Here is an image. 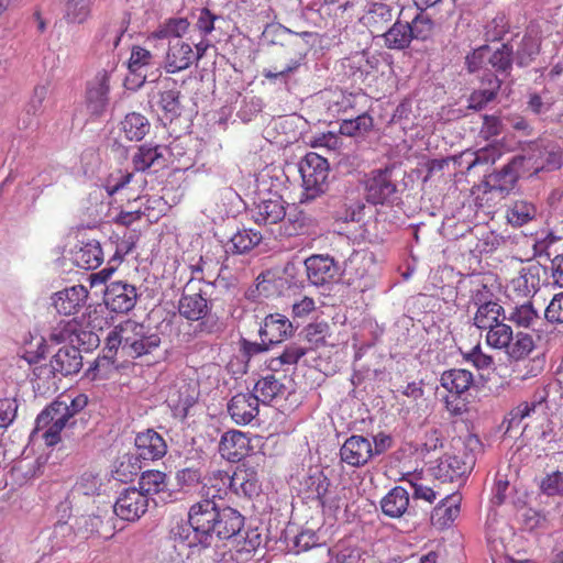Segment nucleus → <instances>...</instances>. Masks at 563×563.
<instances>
[{
	"mask_svg": "<svg viewBox=\"0 0 563 563\" xmlns=\"http://www.w3.org/2000/svg\"><path fill=\"white\" fill-rule=\"evenodd\" d=\"M244 527V517L231 507H216L211 500H199L190 506L188 520L170 529V536L188 548L217 547L216 541L236 537Z\"/></svg>",
	"mask_w": 563,
	"mask_h": 563,
	"instance_id": "obj_1",
	"label": "nucleus"
},
{
	"mask_svg": "<svg viewBox=\"0 0 563 563\" xmlns=\"http://www.w3.org/2000/svg\"><path fill=\"white\" fill-rule=\"evenodd\" d=\"M87 404L88 398L84 394L76 397L59 396L37 416L35 430H45L42 437L47 445L57 444L63 429L75 423L71 419L84 410Z\"/></svg>",
	"mask_w": 563,
	"mask_h": 563,
	"instance_id": "obj_2",
	"label": "nucleus"
},
{
	"mask_svg": "<svg viewBox=\"0 0 563 563\" xmlns=\"http://www.w3.org/2000/svg\"><path fill=\"white\" fill-rule=\"evenodd\" d=\"M202 266L191 267V277L185 285L178 302V311L189 321L203 319L211 311L214 283L206 282L202 275Z\"/></svg>",
	"mask_w": 563,
	"mask_h": 563,
	"instance_id": "obj_3",
	"label": "nucleus"
},
{
	"mask_svg": "<svg viewBox=\"0 0 563 563\" xmlns=\"http://www.w3.org/2000/svg\"><path fill=\"white\" fill-rule=\"evenodd\" d=\"M120 338L123 340V355L132 358L151 354L161 344L157 332L134 320L121 322Z\"/></svg>",
	"mask_w": 563,
	"mask_h": 563,
	"instance_id": "obj_4",
	"label": "nucleus"
},
{
	"mask_svg": "<svg viewBox=\"0 0 563 563\" xmlns=\"http://www.w3.org/2000/svg\"><path fill=\"white\" fill-rule=\"evenodd\" d=\"M305 200H313L328 189L329 164L321 155L310 152L299 164Z\"/></svg>",
	"mask_w": 563,
	"mask_h": 563,
	"instance_id": "obj_5",
	"label": "nucleus"
},
{
	"mask_svg": "<svg viewBox=\"0 0 563 563\" xmlns=\"http://www.w3.org/2000/svg\"><path fill=\"white\" fill-rule=\"evenodd\" d=\"M533 156L517 155L512 157L499 172L487 176L485 186L486 195L505 198L515 188L520 176L528 174L526 164H530Z\"/></svg>",
	"mask_w": 563,
	"mask_h": 563,
	"instance_id": "obj_6",
	"label": "nucleus"
},
{
	"mask_svg": "<svg viewBox=\"0 0 563 563\" xmlns=\"http://www.w3.org/2000/svg\"><path fill=\"white\" fill-rule=\"evenodd\" d=\"M139 296L140 294L134 285L115 280L106 286L103 301L110 311L126 313L135 307Z\"/></svg>",
	"mask_w": 563,
	"mask_h": 563,
	"instance_id": "obj_7",
	"label": "nucleus"
},
{
	"mask_svg": "<svg viewBox=\"0 0 563 563\" xmlns=\"http://www.w3.org/2000/svg\"><path fill=\"white\" fill-rule=\"evenodd\" d=\"M393 168L372 170L365 181L366 199L373 205H383L391 200L397 191L391 178Z\"/></svg>",
	"mask_w": 563,
	"mask_h": 563,
	"instance_id": "obj_8",
	"label": "nucleus"
},
{
	"mask_svg": "<svg viewBox=\"0 0 563 563\" xmlns=\"http://www.w3.org/2000/svg\"><path fill=\"white\" fill-rule=\"evenodd\" d=\"M111 507L122 520L136 521L147 511L148 497L136 487H128L119 494Z\"/></svg>",
	"mask_w": 563,
	"mask_h": 563,
	"instance_id": "obj_9",
	"label": "nucleus"
},
{
	"mask_svg": "<svg viewBox=\"0 0 563 563\" xmlns=\"http://www.w3.org/2000/svg\"><path fill=\"white\" fill-rule=\"evenodd\" d=\"M308 280L316 286H322L334 280L341 266L329 255H311L305 261Z\"/></svg>",
	"mask_w": 563,
	"mask_h": 563,
	"instance_id": "obj_10",
	"label": "nucleus"
},
{
	"mask_svg": "<svg viewBox=\"0 0 563 563\" xmlns=\"http://www.w3.org/2000/svg\"><path fill=\"white\" fill-rule=\"evenodd\" d=\"M307 492L316 497L323 508L331 511L340 509V498L332 494L331 482L323 471L314 470L305 479Z\"/></svg>",
	"mask_w": 563,
	"mask_h": 563,
	"instance_id": "obj_11",
	"label": "nucleus"
},
{
	"mask_svg": "<svg viewBox=\"0 0 563 563\" xmlns=\"http://www.w3.org/2000/svg\"><path fill=\"white\" fill-rule=\"evenodd\" d=\"M341 461L353 467L366 465L372 459V440L363 435H351L340 449Z\"/></svg>",
	"mask_w": 563,
	"mask_h": 563,
	"instance_id": "obj_12",
	"label": "nucleus"
},
{
	"mask_svg": "<svg viewBox=\"0 0 563 563\" xmlns=\"http://www.w3.org/2000/svg\"><path fill=\"white\" fill-rule=\"evenodd\" d=\"M88 294V289L82 285L65 288L54 294L53 306L59 314H75L85 306Z\"/></svg>",
	"mask_w": 563,
	"mask_h": 563,
	"instance_id": "obj_13",
	"label": "nucleus"
},
{
	"mask_svg": "<svg viewBox=\"0 0 563 563\" xmlns=\"http://www.w3.org/2000/svg\"><path fill=\"white\" fill-rule=\"evenodd\" d=\"M109 74L106 70L97 75L87 84L86 102L92 114L100 115L108 104Z\"/></svg>",
	"mask_w": 563,
	"mask_h": 563,
	"instance_id": "obj_14",
	"label": "nucleus"
},
{
	"mask_svg": "<svg viewBox=\"0 0 563 563\" xmlns=\"http://www.w3.org/2000/svg\"><path fill=\"white\" fill-rule=\"evenodd\" d=\"M294 328L288 318L283 314H268L260 328V336L264 343L277 344L291 336Z\"/></svg>",
	"mask_w": 563,
	"mask_h": 563,
	"instance_id": "obj_15",
	"label": "nucleus"
},
{
	"mask_svg": "<svg viewBox=\"0 0 563 563\" xmlns=\"http://www.w3.org/2000/svg\"><path fill=\"white\" fill-rule=\"evenodd\" d=\"M395 18V8L387 3H372L362 18L363 24L369 30L374 37H379L382 33L393 23Z\"/></svg>",
	"mask_w": 563,
	"mask_h": 563,
	"instance_id": "obj_16",
	"label": "nucleus"
},
{
	"mask_svg": "<svg viewBox=\"0 0 563 563\" xmlns=\"http://www.w3.org/2000/svg\"><path fill=\"white\" fill-rule=\"evenodd\" d=\"M251 450L250 439L236 430L225 432L219 443L221 456L229 462H240Z\"/></svg>",
	"mask_w": 563,
	"mask_h": 563,
	"instance_id": "obj_17",
	"label": "nucleus"
},
{
	"mask_svg": "<svg viewBox=\"0 0 563 563\" xmlns=\"http://www.w3.org/2000/svg\"><path fill=\"white\" fill-rule=\"evenodd\" d=\"M195 60V52L188 43L180 40L169 42L166 52L164 68L169 74L187 69Z\"/></svg>",
	"mask_w": 563,
	"mask_h": 563,
	"instance_id": "obj_18",
	"label": "nucleus"
},
{
	"mask_svg": "<svg viewBox=\"0 0 563 563\" xmlns=\"http://www.w3.org/2000/svg\"><path fill=\"white\" fill-rule=\"evenodd\" d=\"M285 201L276 194L267 199H262L252 210V217L258 224H275L285 218Z\"/></svg>",
	"mask_w": 563,
	"mask_h": 563,
	"instance_id": "obj_19",
	"label": "nucleus"
},
{
	"mask_svg": "<svg viewBox=\"0 0 563 563\" xmlns=\"http://www.w3.org/2000/svg\"><path fill=\"white\" fill-rule=\"evenodd\" d=\"M137 455L143 460L155 461L162 459L167 452V444L156 431L148 429L135 438Z\"/></svg>",
	"mask_w": 563,
	"mask_h": 563,
	"instance_id": "obj_20",
	"label": "nucleus"
},
{
	"mask_svg": "<svg viewBox=\"0 0 563 563\" xmlns=\"http://www.w3.org/2000/svg\"><path fill=\"white\" fill-rule=\"evenodd\" d=\"M258 401L252 393L238 394L228 404V411L238 424H247L258 415Z\"/></svg>",
	"mask_w": 563,
	"mask_h": 563,
	"instance_id": "obj_21",
	"label": "nucleus"
},
{
	"mask_svg": "<svg viewBox=\"0 0 563 563\" xmlns=\"http://www.w3.org/2000/svg\"><path fill=\"white\" fill-rule=\"evenodd\" d=\"M52 366L62 376L77 374L82 367V356L76 346L64 345L52 356Z\"/></svg>",
	"mask_w": 563,
	"mask_h": 563,
	"instance_id": "obj_22",
	"label": "nucleus"
},
{
	"mask_svg": "<svg viewBox=\"0 0 563 563\" xmlns=\"http://www.w3.org/2000/svg\"><path fill=\"white\" fill-rule=\"evenodd\" d=\"M383 514L389 518H400L410 511L409 492L396 486L391 488L380 500Z\"/></svg>",
	"mask_w": 563,
	"mask_h": 563,
	"instance_id": "obj_23",
	"label": "nucleus"
},
{
	"mask_svg": "<svg viewBox=\"0 0 563 563\" xmlns=\"http://www.w3.org/2000/svg\"><path fill=\"white\" fill-rule=\"evenodd\" d=\"M229 472L217 470L205 477L203 485L200 487V500H211L216 507L217 499H222L229 495Z\"/></svg>",
	"mask_w": 563,
	"mask_h": 563,
	"instance_id": "obj_24",
	"label": "nucleus"
},
{
	"mask_svg": "<svg viewBox=\"0 0 563 563\" xmlns=\"http://www.w3.org/2000/svg\"><path fill=\"white\" fill-rule=\"evenodd\" d=\"M371 263V258L364 253L353 252L349 258L344 262L341 267L340 275H342L349 285L356 287H366L367 284H362V280L367 275V266Z\"/></svg>",
	"mask_w": 563,
	"mask_h": 563,
	"instance_id": "obj_25",
	"label": "nucleus"
},
{
	"mask_svg": "<svg viewBox=\"0 0 563 563\" xmlns=\"http://www.w3.org/2000/svg\"><path fill=\"white\" fill-rule=\"evenodd\" d=\"M73 262L82 269H96L103 262V251L96 240L82 242L73 252Z\"/></svg>",
	"mask_w": 563,
	"mask_h": 563,
	"instance_id": "obj_26",
	"label": "nucleus"
},
{
	"mask_svg": "<svg viewBox=\"0 0 563 563\" xmlns=\"http://www.w3.org/2000/svg\"><path fill=\"white\" fill-rule=\"evenodd\" d=\"M402 11L399 12L397 20L391 23L379 36L384 45L389 49H405L411 43L408 21L401 20Z\"/></svg>",
	"mask_w": 563,
	"mask_h": 563,
	"instance_id": "obj_27",
	"label": "nucleus"
},
{
	"mask_svg": "<svg viewBox=\"0 0 563 563\" xmlns=\"http://www.w3.org/2000/svg\"><path fill=\"white\" fill-rule=\"evenodd\" d=\"M310 36L311 33L309 32L297 33L283 46L285 48L284 57L286 58L287 64L283 67L282 73H292L300 66L307 52V44L303 38Z\"/></svg>",
	"mask_w": 563,
	"mask_h": 563,
	"instance_id": "obj_28",
	"label": "nucleus"
},
{
	"mask_svg": "<svg viewBox=\"0 0 563 563\" xmlns=\"http://www.w3.org/2000/svg\"><path fill=\"white\" fill-rule=\"evenodd\" d=\"M165 151H167V148L161 145H141L132 158L134 169L145 172L151 167L164 166L166 162L164 158Z\"/></svg>",
	"mask_w": 563,
	"mask_h": 563,
	"instance_id": "obj_29",
	"label": "nucleus"
},
{
	"mask_svg": "<svg viewBox=\"0 0 563 563\" xmlns=\"http://www.w3.org/2000/svg\"><path fill=\"white\" fill-rule=\"evenodd\" d=\"M474 382L473 374L463 368H452L442 373L440 383L449 393L461 396L466 393Z\"/></svg>",
	"mask_w": 563,
	"mask_h": 563,
	"instance_id": "obj_30",
	"label": "nucleus"
},
{
	"mask_svg": "<svg viewBox=\"0 0 563 563\" xmlns=\"http://www.w3.org/2000/svg\"><path fill=\"white\" fill-rule=\"evenodd\" d=\"M254 397L258 402L268 405L285 395V385L274 375H267L256 382L253 388Z\"/></svg>",
	"mask_w": 563,
	"mask_h": 563,
	"instance_id": "obj_31",
	"label": "nucleus"
},
{
	"mask_svg": "<svg viewBox=\"0 0 563 563\" xmlns=\"http://www.w3.org/2000/svg\"><path fill=\"white\" fill-rule=\"evenodd\" d=\"M461 495L451 494L441 499L434 508L432 521L440 526L451 525L460 514Z\"/></svg>",
	"mask_w": 563,
	"mask_h": 563,
	"instance_id": "obj_32",
	"label": "nucleus"
},
{
	"mask_svg": "<svg viewBox=\"0 0 563 563\" xmlns=\"http://www.w3.org/2000/svg\"><path fill=\"white\" fill-rule=\"evenodd\" d=\"M151 123L146 117L137 112L128 113L121 122V130L129 141L139 142L150 132Z\"/></svg>",
	"mask_w": 563,
	"mask_h": 563,
	"instance_id": "obj_33",
	"label": "nucleus"
},
{
	"mask_svg": "<svg viewBox=\"0 0 563 563\" xmlns=\"http://www.w3.org/2000/svg\"><path fill=\"white\" fill-rule=\"evenodd\" d=\"M539 267L536 265L523 267L519 275L511 280V287L521 296H529L539 288Z\"/></svg>",
	"mask_w": 563,
	"mask_h": 563,
	"instance_id": "obj_34",
	"label": "nucleus"
},
{
	"mask_svg": "<svg viewBox=\"0 0 563 563\" xmlns=\"http://www.w3.org/2000/svg\"><path fill=\"white\" fill-rule=\"evenodd\" d=\"M522 156H533L530 164H526V170L529 175L537 174L542 169H555L561 166L560 155L552 151L536 150L523 154Z\"/></svg>",
	"mask_w": 563,
	"mask_h": 563,
	"instance_id": "obj_35",
	"label": "nucleus"
},
{
	"mask_svg": "<svg viewBox=\"0 0 563 563\" xmlns=\"http://www.w3.org/2000/svg\"><path fill=\"white\" fill-rule=\"evenodd\" d=\"M540 53V38L532 33H526L517 45L515 60L518 66H528Z\"/></svg>",
	"mask_w": 563,
	"mask_h": 563,
	"instance_id": "obj_36",
	"label": "nucleus"
},
{
	"mask_svg": "<svg viewBox=\"0 0 563 563\" xmlns=\"http://www.w3.org/2000/svg\"><path fill=\"white\" fill-rule=\"evenodd\" d=\"M504 313L505 310L498 302L477 307L473 317V324L481 330H486L501 319L505 320L506 317Z\"/></svg>",
	"mask_w": 563,
	"mask_h": 563,
	"instance_id": "obj_37",
	"label": "nucleus"
},
{
	"mask_svg": "<svg viewBox=\"0 0 563 563\" xmlns=\"http://www.w3.org/2000/svg\"><path fill=\"white\" fill-rule=\"evenodd\" d=\"M537 216V208L527 200H516L508 207L506 218L512 227H522L533 220Z\"/></svg>",
	"mask_w": 563,
	"mask_h": 563,
	"instance_id": "obj_38",
	"label": "nucleus"
},
{
	"mask_svg": "<svg viewBox=\"0 0 563 563\" xmlns=\"http://www.w3.org/2000/svg\"><path fill=\"white\" fill-rule=\"evenodd\" d=\"M189 29V22L186 18H170L158 25L151 34L152 38H180Z\"/></svg>",
	"mask_w": 563,
	"mask_h": 563,
	"instance_id": "obj_39",
	"label": "nucleus"
},
{
	"mask_svg": "<svg viewBox=\"0 0 563 563\" xmlns=\"http://www.w3.org/2000/svg\"><path fill=\"white\" fill-rule=\"evenodd\" d=\"M495 323L490 328L486 329V343L498 350H506L510 341L514 340V332L510 325L503 322Z\"/></svg>",
	"mask_w": 563,
	"mask_h": 563,
	"instance_id": "obj_40",
	"label": "nucleus"
},
{
	"mask_svg": "<svg viewBox=\"0 0 563 563\" xmlns=\"http://www.w3.org/2000/svg\"><path fill=\"white\" fill-rule=\"evenodd\" d=\"M175 481L178 489L183 493H189L199 485H203L205 477L200 467L188 466L179 468L175 473Z\"/></svg>",
	"mask_w": 563,
	"mask_h": 563,
	"instance_id": "obj_41",
	"label": "nucleus"
},
{
	"mask_svg": "<svg viewBox=\"0 0 563 563\" xmlns=\"http://www.w3.org/2000/svg\"><path fill=\"white\" fill-rule=\"evenodd\" d=\"M167 476L164 472L161 471H146L143 472L139 479V487L143 492V494L150 498L151 495L158 494L164 490L166 487Z\"/></svg>",
	"mask_w": 563,
	"mask_h": 563,
	"instance_id": "obj_42",
	"label": "nucleus"
},
{
	"mask_svg": "<svg viewBox=\"0 0 563 563\" xmlns=\"http://www.w3.org/2000/svg\"><path fill=\"white\" fill-rule=\"evenodd\" d=\"M508 319L518 327L532 330H534L536 325L541 321L540 316L531 302L515 307Z\"/></svg>",
	"mask_w": 563,
	"mask_h": 563,
	"instance_id": "obj_43",
	"label": "nucleus"
},
{
	"mask_svg": "<svg viewBox=\"0 0 563 563\" xmlns=\"http://www.w3.org/2000/svg\"><path fill=\"white\" fill-rule=\"evenodd\" d=\"M262 239L263 236L260 232L252 229H243L231 238V243L235 253L244 254L257 246Z\"/></svg>",
	"mask_w": 563,
	"mask_h": 563,
	"instance_id": "obj_44",
	"label": "nucleus"
},
{
	"mask_svg": "<svg viewBox=\"0 0 563 563\" xmlns=\"http://www.w3.org/2000/svg\"><path fill=\"white\" fill-rule=\"evenodd\" d=\"M514 59V46L506 43L497 48L494 53L489 52L488 63L497 73L507 76L511 70Z\"/></svg>",
	"mask_w": 563,
	"mask_h": 563,
	"instance_id": "obj_45",
	"label": "nucleus"
},
{
	"mask_svg": "<svg viewBox=\"0 0 563 563\" xmlns=\"http://www.w3.org/2000/svg\"><path fill=\"white\" fill-rule=\"evenodd\" d=\"M95 0H68L65 7V19L68 23H85L91 14Z\"/></svg>",
	"mask_w": 563,
	"mask_h": 563,
	"instance_id": "obj_46",
	"label": "nucleus"
},
{
	"mask_svg": "<svg viewBox=\"0 0 563 563\" xmlns=\"http://www.w3.org/2000/svg\"><path fill=\"white\" fill-rule=\"evenodd\" d=\"M128 25L129 20L126 19L109 22L103 25L98 36L100 41H103L108 47L114 49L119 46L124 32L128 30Z\"/></svg>",
	"mask_w": 563,
	"mask_h": 563,
	"instance_id": "obj_47",
	"label": "nucleus"
},
{
	"mask_svg": "<svg viewBox=\"0 0 563 563\" xmlns=\"http://www.w3.org/2000/svg\"><path fill=\"white\" fill-rule=\"evenodd\" d=\"M57 374L53 369L52 361L49 364L34 367L32 377L34 388L42 393L49 391L52 388L56 389L55 377Z\"/></svg>",
	"mask_w": 563,
	"mask_h": 563,
	"instance_id": "obj_48",
	"label": "nucleus"
},
{
	"mask_svg": "<svg viewBox=\"0 0 563 563\" xmlns=\"http://www.w3.org/2000/svg\"><path fill=\"white\" fill-rule=\"evenodd\" d=\"M438 468L441 476L452 481L454 477L464 475L471 468V465L456 455H445L440 460Z\"/></svg>",
	"mask_w": 563,
	"mask_h": 563,
	"instance_id": "obj_49",
	"label": "nucleus"
},
{
	"mask_svg": "<svg viewBox=\"0 0 563 563\" xmlns=\"http://www.w3.org/2000/svg\"><path fill=\"white\" fill-rule=\"evenodd\" d=\"M296 34V32H292L280 23L273 22L266 24L262 33V38L268 45H279L283 47L287 41H289V38L294 37Z\"/></svg>",
	"mask_w": 563,
	"mask_h": 563,
	"instance_id": "obj_50",
	"label": "nucleus"
},
{
	"mask_svg": "<svg viewBox=\"0 0 563 563\" xmlns=\"http://www.w3.org/2000/svg\"><path fill=\"white\" fill-rule=\"evenodd\" d=\"M236 479L241 481V497L251 498L260 492L257 473L253 467H238Z\"/></svg>",
	"mask_w": 563,
	"mask_h": 563,
	"instance_id": "obj_51",
	"label": "nucleus"
},
{
	"mask_svg": "<svg viewBox=\"0 0 563 563\" xmlns=\"http://www.w3.org/2000/svg\"><path fill=\"white\" fill-rule=\"evenodd\" d=\"M533 340L531 335L522 332H518L514 335V340L510 341L506 347V353L514 360H521L529 355L533 350Z\"/></svg>",
	"mask_w": 563,
	"mask_h": 563,
	"instance_id": "obj_52",
	"label": "nucleus"
},
{
	"mask_svg": "<svg viewBox=\"0 0 563 563\" xmlns=\"http://www.w3.org/2000/svg\"><path fill=\"white\" fill-rule=\"evenodd\" d=\"M470 292V303H473L476 308L498 302L493 289L483 280L477 279L472 282Z\"/></svg>",
	"mask_w": 563,
	"mask_h": 563,
	"instance_id": "obj_53",
	"label": "nucleus"
},
{
	"mask_svg": "<svg viewBox=\"0 0 563 563\" xmlns=\"http://www.w3.org/2000/svg\"><path fill=\"white\" fill-rule=\"evenodd\" d=\"M411 40H427L432 32L433 21L421 11L411 21H408Z\"/></svg>",
	"mask_w": 563,
	"mask_h": 563,
	"instance_id": "obj_54",
	"label": "nucleus"
},
{
	"mask_svg": "<svg viewBox=\"0 0 563 563\" xmlns=\"http://www.w3.org/2000/svg\"><path fill=\"white\" fill-rule=\"evenodd\" d=\"M179 96L180 91L177 89H167L159 93L158 106L169 120L180 114Z\"/></svg>",
	"mask_w": 563,
	"mask_h": 563,
	"instance_id": "obj_55",
	"label": "nucleus"
},
{
	"mask_svg": "<svg viewBox=\"0 0 563 563\" xmlns=\"http://www.w3.org/2000/svg\"><path fill=\"white\" fill-rule=\"evenodd\" d=\"M101 487L102 478L99 476V474L86 472L76 483L74 493L84 496H93L99 495Z\"/></svg>",
	"mask_w": 563,
	"mask_h": 563,
	"instance_id": "obj_56",
	"label": "nucleus"
},
{
	"mask_svg": "<svg viewBox=\"0 0 563 563\" xmlns=\"http://www.w3.org/2000/svg\"><path fill=\"white\" fill-rule=\"evenodd\" d=\"M540 489L550 497L563 496V472L554 471L547 474L541 481Z\"/></svg>",
	"mask_w": 563,
	"mask_h": 563,
	"instance_id": "obj_57",
	"label": "nucleus"
},
{
	"mask_svg": "<svg viewBox=\"0 0 563 563\" xmlns=\"http://www.w3.org/2000/svg\"><path fill=\"white\" fill-rule=\"evenodd\" d=\"M473 161L468 163L467 169H471L477 165L494 164L500 156L501 151L497 145H487L474 152Z\"/></svg>",
	"mask_w": 563,
	"mask_h": 563,
	"instance_id": "obj_58",
	"label": "nucleus"
},
{
	"mask_svg": "<svg viewBox=\"0 0 563 563\" xmlns=\"http://www.w3.org/2000/svg\"><path fill=\"white\" fill-rule=\"evenodd\" d=\"M306 354V347H302L296 343H290L285 347L284 352L278 357L272 360L271 366H274L275 363H277L278 366L295 365Z\"/></svg>",
	"mask_w": 563,
	"mask_h": 563,
	"instance_id": "obj_59",
	"label": "nucleus"
},
{
	"mask_svg": "<svg viewBox=\"0 0 563 563\" xmlns=\"http://www.w3.org/2000/svg\"><path fill=\"white\" fill-rule=\"evenodd\" d=\"M373 126V119L367 114H362L354 120H345L341 124L342 134L355 135L371 130Z\"/></svg>",
	"mask_w": 563,
	"mask_h": 563,
	"instance_id": "obj_60",
	"label": "nucleus"
},
{
	"mask_svg": "<svg viewBox=\"0 0 563 563\" xmlns=\"http://www.w3.org/2000/svg\"><path fill=\"white\" fill-rule=\"evenodd\" d=\"M306 339L314 346L325 344V339L329 334V325L327 322L310 323L305 329Z\"/></svg>",
	"mask_w": 563,
	"mask_h": 563,
	"instance_id": "obj_61",
	"label": "nucleus"
},
{
	"mask_svg": "<svg viewBox=\"0 0 563 563\" xmlns=\"http://www.w3.org/2000/svg\"><path fill=\"white\" fill-rule=\"evenodd\" d=\"M153 58V55L150 51L141 47V46H133L131 51V56L129 59V69L132 73H136L142 67L147 66L151 64Z\"/></svg>",
	"mask_w": 563,
	"mask_h": 563,
	"instance_id": "obj_62",
	"label": "nucleus"
},
{
	"mask_svg": "<svg viewBox=\"0 0 563 563\" xmlns=\"http://www.w3.org/2000/svg\"><path fill=\"white\" fill-rule=\"evenodd\" d=\"M16 411L15 399H0V429H7L14 421Z\"/></svg>",
	"mask_w": 563,
	"mask_h": 563,
	"instance_id": "obj_63",
	"label": "nucleus"
},
{
	"mask_svg": "<svg viewBox=\"0 0 563 563\" xmlns=\"http://www.w3.org/2000/svg\"><path fill=\"white\" fill-rule=\"evenodd\" d=\"M544 316L545 319L552 323L563 322V292L558 294L552 298L545 309Z\"/></svg>",
	"mask_w": 563,
	"mask_h": 563,
	"instance_id": "obj_64",
	"label": "nucleus"
}]
</instances>
